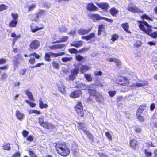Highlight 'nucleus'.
<instances>
[{
  "label": "nucleus",
  "mask_w": 157,
  "mask_h": 157,
  "mask_svg": "<svg viewBox=\"0 0 157 157\" xmlns=\"http://www.w3.org/2000/svg\"><path fill=\"white\" fill-rule=\"evenodd\" d=\"M139 23V27L140 29L143 30L151 36L156 38L157 37V32L151 33L152 30L151 29V27L145 21H138Z\"/></svg>",
  "instance_id": "nucleus-1"
},
{
  "label": "nucleus",
  "mask_w": 157,
  "mask_h": 157,
  "mask_svg": "<svg viewBox=\"0 0 157 157\" xmlns=\"http://www.w3.org/2000/svg\"><path fill=\"white\" fill-rule=\"evenodd\" d=\"M56 148L57 153L62 156H66L69 154V150L66 147V144L64 142H59L56 144Z\"/></svg>",
  "instance_id": "nucleus-2"
},
{
  "label": "nucleus",
  "mask_w": 157,
  "mask_h": 157,
  "mask_svg": "<svg viewBox=\"0 0 157 157\" xmlns=\"http://www.w3.org/2000/svg\"><path fill=\"white\" fill-rule=\"evenodd\" d=\"M88 92L90 95L95 96V99L97 101L101 102L104 100V98L102 95L95 90L89 89Z\"/></svg>",
  "instance_id": "nucleus-3"
},
{
  "label": "nucleus",
  "mask_w": 157,
  "mask_h": 157,
  "mask_svg": "<svg viewBox=\"0 0 157 157\" xmlns=\"http://www.w3.org/2000/svg\"><path fill=\"white\" fill-rule=\"evenodd\" d=\"M39 122L40 125L44 128L47 129H53L55 128L54 125L51 123L47 122L44 121V119L43 118H40L39 119Z\"/></svg>",
  "instance_id": "nucleus-4"
},
{
  "label": "nucleus",
  "mask_w": 157,
  "mask_h": 157,
  "mask_svg": "<svg viewBox=\"0 0 157 157\" xmlns=\"http://www.w3.org/2000/svg\"><path fill=\"white\" fill-rule=\"evenodd\" d=\"M75 109L77 114L80 117L83 116L84 113L83 110V107L81 102H78L75 107Z\"/></svg>",
  "instance_id": "nucleus-5"
},
{
  "label": "nucleus",
  "mask_w": 157,
  "mask_h": 157,
  "mask_svg": "<svg viewBox=\"0 0 157 157\" xmlns=\"http://www.w3.org/2000/svg\"><path fill=\"white\" fill-rule=\"evenodd\" d=\"M127 10L133 13H141L142 11L133 5H129L127 8Z\"/></svg>",
  "instance_id": "nucleus-6"
},
{
  "label": "nucleus",
  "mask_w": 157,
  "mask_h": 157,
  "mask_svg": "<svg viewBox=\"0 0 157 157\" xmlns=\"http://www.w3.org/2000/svg\"><path fill=\"white\" fill-rule=\"evenodd\" d=\"M77 68L78 71H80L81 73H83L89 69L90 67L89 66L83 65L80 63L78 65Z\"/></svg>",
  "instance_id": "nucleus-7"
},
{
  "label": "nucleus",
  "mask_w": 157,
  "mask_h": 157,
  "mask_svg": "<svg viewBox=\"0 0 157 157\" xmlns=\"http://www.w3.org/2000/svg\"><path fill=\"white\" fill-rule=\"evenodd\" d=\"M40 45L39 41L35 40L31 41L30 44L29 46L31 48L34 49H36L39 48Z\"/></svg>",
  "instance_id": "nucleus-8"
},
{
  "label": "nucleus",
  "mask_w": 157,
  "mask_h": 157,
  "mask_svg": "<svg viewBox=\"0 0 157 157\" xmlns=\"http://www.w3.org/2000/svg\"><path fill=\"white\" fill-rule=\"evenodd\" d=\"M119 82L118 84L121 85H126L129 83V81L126 78L122 77L117 79L116 83Z\"/></svg>",
  "instance_id": "nucleus-9"
},
{
  "label": "nucleus",
  "mask_w": 157,
  "mask_h": 157,
  "mask_svg": "<svg viewBox=\"0 0 157 157\" xmlns=\"http://www.w3.org/2000/svg\"><path fill=\"white\" fill-rule=\"evenodd\" d=\"M15 115L17 119L20 121H22L25 118L24 114L18 110L16 111Z\"/></svg>",
  "instance_id": "nucleus-10"
},
{
  "label": "nucleus",
  "mask_w": 157,
  "mask_h": 157,
  "mask_svg": "<svg viewBox=\"0 0 157 157\" xmlns=\"http://www.w3.org/2000/svg\"><path fill=\"white\" fill-rule=\"evenodd\" d=\"M78 73V71L77 68L72 70L71 74L69 76V79L70 80H74L75 79L76 75Z\"/></svg>",
  "instance_id": "nucleus-11"
},
{
  "label": "nucleus",
  "mask_w": 157,
  "mask_h": 157,
  "mask_svg": "<svg viewBox=\"0 0 157 157\" xmlns=\"http://www.w3.org/2000/svg\"><path fill=\"white\" fill-rule=\"evenodd\" d=\"M66 46V45L63 44H57L49 46V48L52 50H56L59 49H62Z\"/></svg>",
  "instance_id": "nucleus-12"
},
{
  "label": "nucleus",
  "mask_w": 157,
  "mask_h": 157,
  "mask_svg": "<svg viewBox=\"0 0 157 157\" xmlns=\"http://www.w3.org/2000/svg\"><path fill=\"white\" fill-rule=\"evenodd\" d=\"M82 92L81 90H77L72 92L70 94L71 98H75L78 97L81 95Z\"/></svg>",
  "instance_id": "nucleus-13"
},
{
  "label": "nucleus",
  "mask_w": 157,
  "mask_h": 157,
  "mask_svg": "<svg viewBox=\"0 0 157 157\" xmlns=\"http://www.w3.org/2000/svg\"><path fill=\"white\" fill-rule=\"evenodd\" d=\"M44 26L41 24L40 25V27H39L38 26H36L35 27H34L33 25L30 26L31 28V30L32 32L34 33L37 31L42 29L43 28Z\"/></svg>",
  "instance_id": "nucleus-14"
},
{
  "label": "nucleus",
  "mask_w": 157,
  "mask_h": 157,
  "mask_svg": "<svg viewBox=\"0 0 157 157\" xmlns=\"http://www.w3.org/2000/svg\"><path fill=\"white\" fill-rule=\"evenodd\" d=\"M96 5L99 7L104 10H107L109 6L107 3L100 2L96 3Z\"/></svg>",
  "instance_id": "nucleus-15"
},
{
  "label": "nucleus",
  "mask_w": 157,
  "mask_h": 157,
  "mask_svg": "<svg viewBox=\"0 0 157 157\" xmlns=\"http://www.w3.org/2000/svg\"><path fill=\"white\" fill-rule=\"evenodd\" d=\"M147 84V81H144L142 82H136L132 84V86L136 87H142L145 86Z\"/></svg>",
  "instance_id": "nucleus-16"
},
{
  "label": "nucleus",
  "mask_w": 157,
  "mask_h": 157,
  "mask_svg": "<svg viewBox=\"0 0 157 157\" xmlns=\"http://www.w3.org/2000/svg\"><path fill=\"white\" fill-rule=\"evenodd\" d=\"M53 54H54V53L52 52H46L45 56V60L49 62L51 60L50 56L55 57Z\"/></svg>",
  "instance_id": "nucleus-17"
},
{
  "label": "nucleus",
  "mask_w": 157,
  "mask_h": 157,
  "mask_svg": "<svg viewBox=\"0 0 157 157\" xmlns=\"http://www.w3.org/2000/svg\"><path fill=\"white\" fill-rule=\"evenodd\" d=\"M107 60L110 62H113L117 66L119 67L121 65V63L118 59L114 58H110L107 59Z\"/></svg>",
  "instance_id": "nucleus-18"
},
{
  "label": "nucleus",
  "mask_w": 157,
  "mask_h": 157,
  "mask_svg": "<svg viewBox=\"0 0 157 157\" xmlns=\"http://www.w3.org/2000/svg\"><path fill=\"white\" fill-rule=\"evenodd\" d=\"M87 9L89 11H95L98 8L93 4L90 3L87 5Z\"/></svg>",
  "instance_id": "nucleus-19"
},
{
  "label": "nucleus",
  "mask_w": 157,
  "mask_h": 157,
  "mask_svg": "<svg viewBox=\"0 0 157 157\" xmlns=\"http://www.w3.org/2000/svg\"><path fill=\"white\" fill-rule=\"evenodd\" d=\"M91 29H90L88 30H86L83 29H80L78 30V33L79 35L86 34L89 33Z\"/></svg>",
  "instance_id": "nucleus-20"
},
{
  "label": "nucleus",
  "mask_w": 157,
  "mask_h": 157,
  "mask_svg": "<svg viewBox=\"0 0 157 157\" xmlns=\"http://www.w3.org/2000/svg\"><path fill=\"white\" fill-rule=\"evenodd\" d=\"M46 14V12L44 10H41L37 14L36 17L37 19L40 18H44V15Z\"/></svg>",
  "instance_id": "nucleus-21"
},
{
  "label": "nucleus",
  "mask_w": 157,
  "mask_h": 157,
  "mask_svg": "<svg viewBox=\"0 0 157 157\" xmlns=\"http://www.w3.org/2000/svg\"><path fill=\"white\" fill-rule=\"evenodd\" d=\"M26 94L30 101H35V99L34 98L31 92L29 90H27L26 92Z\"/></svg>",
  "instance_id": "nucleus-22"
},
{
  "label": "nucleus",
  "mask_w": 157,
  "mask_h": 157,
  "mask_svg": "<svg viewBox=\"0 0 157 157\" xmlns=\"http://www.w3.org/2000/svg\"><path fill=\"white\" fill-rule=\"evenodd\" d=\"M82 44L83 41H80L71 43V46H74L78 48L81 46Z\"/></svg>",
  "instance_id": "nucleus-23"
},
{
  "label": "nucleus",
  "mask_w": 157,
  "mask_h": 157,
  "mask_svg": "<svg viewBox=\"0 0 157 157\" xmlns=\"http://www.w3.org/2000/svg\"><path fill=\"white\" fill-rule=\"evenodd\" d=\"M66 87L63 84H61L58 86V89L63 94H66Z\"/></svg>",
  "instance_id": "nucleus-24"
},
{
  "label": "nucleus",
  "mask_w": 157,
  "mask_h": 157,
  "mask_svg": "<svg viewBox=\"0 0 157 157\" xmlns=\"http://www.w3.org/2000/svg\"><path fill=\"white\" fill-rule=\"evenodd\" d=\"M39 107L41 109L47 108L48 107V105L44 103L42 98H40L39 100Z\"/></svg>",
  "instance_id": "nucleus-25"
},
{
  "label": "nucleus",
  "mask_w": 157,
  "mask_h": 157,
  "mask_svg": "<svg viewBox=\"0 0 157 157\" xmlns=\"http://www.w3.org/2000/svg\"><path fill=\"white\" fill-rule=\"evenodd\" d=\"M110 12L113 16H115L118 13V10L115 8L113 7L110 10Z\"/></svg>",
  "instance_id": "nucleus-26"
},
{
  "label": "nucleus",
  "mask_w": 157,
  "mask_h": 157,
  "mask_svg": "<svg viewBox=\"0 0 157 157\" xmlns=\"http://www.w3.org/2000/svg\"><path fill=\"white\" fill-rule=\"evenodd\" d=\"M137 144V142L135 139L131 140L130 142V146L131 147L135 149V147Z\"/></svg>",
  "instance_id": "nucleus-27"
},
{
  "label": "nucleus",
  "mask_w": 157,
  "mask_h": 157,
  "mask_svg": "<svg viewBox=\"0 0 157 157\" xmlns=\"http://www.w3.org/2000/svg\"><path fill=\"white\" fill-rule=\"evenodd\" d=\"M2 148L6 150H10L11 148L10 144L8 143H5L2 147Z\"/></svg>",
  "instance_id": "nucleus-28"
},
{
  "label": "nucleus",
  "mask_w": 157,
  "mask_h": 157,
  "mask_svg": "<svg viewBox=\"0 0 157 157\" xmlns=\"http://www.w3.org/2000/svg\"><path fill=\"white\" fill-rule=\"evenodd\" d=\"M68 37L67 36H63L62 38H61L60 39V40H57L56 41L54 42H52V44H54L55 43H58L61 42H64L67 41V40L68 39Z\"/></svg>",
  "instance_id": "nucleus-29"
},
{
  "label": "nucleus",
  "mask_w": 157,
  "mask_h": 157,
  "mask_svg": "<svg viewBox=\"0 0 157 157\" xmlns=\"http://www.w3.org/2000/svg\"><path fill=\"white\" fill-rule=\"evenodd\" d=\"M121 26L122 27L125 31H127L128 33H130V32L128 30L129 25L128 23H123L122 24Z\"/></svg>",
  "instance_id": "nucleus-30"
},
{
  "label": "nucleus",
  "mask_w": 157,
  "mask_h": 157,
  "mask_svg": "<svg viewBox=\"0 0 157 157\" xmlns=\"http://www.w3.org/2000/svg\"><path fill=\"white\" fill-rule=\"evenodd\" d=\"M146 107V104H144V105H142L140 106L139 108L137 113H141L143 110L145 109V108Z\"/></svg>",
  "instance_id": "nucleus-31"
},
{
  "label": "nucleus",
  "mask_w": 157,
  "mask_h": 157,
  "mask_svg": "<svg viewBox=\"0 0 157 157\" xmlns=\"http://www.w3.org/2000/svg\"><path fill=\"white\" fill-rule=\"evenodd\" d=\"M95 37V34L94 33H91L89 36L83 37L82 36V38L84 39H86L87 40L91 39L92 38H94Z\"/></svg>",
  "instance_id": "nucleus-32"
},
{
  "label": "nucleus",
  "mask_w": 157,
  "mask_h": 157,
  "mask_svg": "<svg viewBox=\"0 0 157 157\" xmlns=\"http://www.w3.org/2000/svg\"><path fill=\"white\" fill-rule=\"evenodd\" d=\"M17 22L18 21L13 20L9 24V26L10 27H15L16 25Z\"/></svg>",
  "instance_id": "nucleus-33"
},
{
  "label": "nucleus",
  "mask_w": 157,
  "mask_h": 157,
  "mask_svg": "<svg viewBox=\"0 0 157 157\" xmlns=\"http://www.w3.org/2000/svg\"><path fill=\"white\" fill-rule=\"evenodd\" d=\"M8 8V6L4 4H1L0 5V12L7 10Z\"/></svg>",
  "instance_id": "nucleus-34"
},
{
  "label": "nucleus",
  "mask_w": 157,
  "mask_h": 157,
  "mask_svg": "<svg viewBox=\"0 0 157 157\" xmlns=\"http://www.w3.org/2000/svg\"><path fill=\"white\" fill-rule=\"evenodd\" d=\"M72 59L71 57H63L61 59L62 61L64 62H67L71 61Z\"/></svg>",
  "instance_id": "nucleus-35"
},
{
  "label": "nucleus",
  "mask_w": 157,
  "mask_h": 157,
  "mask_svg": "<svg viewBox=\"0 0 157 157\" xmlns=\"http://www.w3.org/2000/svg\"><path fill=\"white\" fill-rule=\"evenodd\" d=\"M17 58V59L15 60H14L13 62V64L14 66L16 67H17L18 64H19V62L17 60V59H18L19 58L21 59L22 58V57L21 56H20V55H18Z\"/></svg>",
  "instance_id": "nucleus-36"
},
{
  "label": "nucleus",
  "mask_w": 157,
  "mask_h": 157,
  "mask_svg": "<svg viewBox=\"0 0 157 157\" xmlns=\"http://www.w3.org/2000/svg\"><path fill=\"white\" fill-rule=\"evenodd\" d=\"M112 38L111 40L113 42L117 40L119 38L118 35L116 34H114L111 36Z\"/></svg>",
  "instance_id": "nucleus-37"
},
{
  "label": "nucleus",
  "mask_w": 157,
  "mask_h": 157,
  "mask_svg": "<svg viewBox=\"0 0 157 157\" xmlns=\"http://www.w3.org/2000/svg\"><path fill=\"white\" fill-rule=\"evenodd\" d=\"M84 76L85 77L87 81H92V78L91 74H85Z\"/></svg>",
  "instance_id": "nucleus-38"
},
{
  "label": "nucleus",
  "mask_w": 157,
  "mask_h": 157,
  "mask_svg": "<svg viewBox=\"0 0 157 157\" xmlns=\"http://www.w3.org/2000/svg\"><path fill=\"white\" fill-rule=\"evenodd\" d=\"M91 17L93 18L96 20H99L101 19V17L98 15L97 14H93L91 15Z\"/></svg>",
  "instance_id": "nucleus-39"
},
{
  "label": "nucleus",
  "mask_w": 157,
  "mask_h": 157,
  "mask_svg": "<svg viewBox=\"0 0 157 157\" xmlns=\"http://www.w3.org/2000/svg\"><path fill=\"white\" fill-rule=\"evenodd\" d=\"M104 29V26L103 25H101L99 26L98 33V35H99L101 34V31H103Z\"/></svg>",
  "instance_id": "nucleus-40"
},
{
  "label": "nucleus",
  "mask_w": 157,
  "mask_h": 157,
  "mask_svg": "<svg viewBox=\"0 0 157 157\" xmlns=\"http://www.w3.org/2000/svg\"><path fill=\"white\" fill-rule=\"evenodd\" d=\"M65 54V53L64 52H60L58 53H54V56L55 57H58L59 56H62L64 55Z\"/></svg>",
  "instance_id": "nucleus-41"
},
{
  "label": "nucleus",
  "mask_w": 157,
  "mask_h": 157,
  "mask_svg": "<svg viewBox=\"0 0 157 157\" xmlns=\"http://www.w3.org/2000/svg\"><path fill=\"white\" fill-rule=\"evenodd\" d=\"M11 16L13 18V20L18 21L17 19L18 18V15L17 14L12 13L11 14Z\"/></svg>",
  "instance_id": "nucleus-42"
},
{
  "label": "nucleus",
  "mask_w": 157,
  "mask_h": 157,
  "mask_svg": "<svg viewBox=\"0 0 157 157\" xmlns=\"http://www.w3.org/2000/svg\"><path fill=\"white\" fill-rule=\"evenodd\" d=\"M84 124L81 123H78V127L79 129L83 130V131L84 132V130H86L84 128Z\"/></svg>",
  "instance_id": "nucleus-43"
},
{
  "label": "nucleus",
  "mask_w": 157,
  "mask_h": 157,
  "mask_svg": "<svg viewBox=\"0 0 157 157\" xmlns=\"http://www.w3.org/2000/svg\"><path fill=\"white\" fill-rule=\"evenodd\" d=\"M136 115L137 118L140 121H144V118L142 116L140 115V113H137Z\"/></svg>",
  "instance_id": "nucleus-44"
},
{
  "label": "nucleus",
  "mask_w": 157,
  "mask_h": 157,
  "mask_svg": "<svg viewBox=\"0 0 157 157\" xmlns=\"http://www.w3.org/2000/svg\"><path fill=\"white\" fill-rule=\"evenodd\" d=\"M59 30L61 32H66L67 29L66 27L63 25L61 26L59 28Z\"/></svg>",
  "instance_id": "nucleus-45"
},
{
  "label": "nucleus",
  "mask_w": 157,
  "mask_h": 157,
  "mask_svg": "<svg viewBox=\"0 0 157 157\" xmlns=\"http://www.w3.org/2000/svg\"><path fill=\"white\" fill-rule=\"evenodd\" d=\"M29 134V132L25 130H24L22 132V134L24 137H26Z\"/></svg>",
  "instance_id": "nucleus-46"
},
{
  "label": "nucleus",
  "mask_w": 157,
  "mask_h": 157,
  "mask_svg": "<svg viewBox=\"0 0 157 157\" xmlns=\"http://www.w3.org/2000/svg\"><path fill=\"white\" fill-rule=\"evenodd\" d=\"M69 51L71 53H75L77 52V50L75 48H71L69 49Z\"/></svg>",
  "instance_id": "nucleus-47"
},
{
  "label": "nucleus",
  "mask_w": 157,
  "mask_h": 157,
  "mask_svg": "<svg viewBox=\"0 0 157 157\" xmlns=\"http://www.w3.org/2000/svg\"><path fill=\"white\" fill-rule=\"evenodd\" d=\"M141 43L140 41H136L134 44V45L137 47H139L141 46Z\"/></svg>",
  "instance_id": "nucleus-48"
},
{
  "label": "nucleus",
  "mask_w": 157,
  "mask_h": 157,
  "mask_svg": "<svg viewBox=\"0 0 157 157\" xmlns=\"http://www.w3.org/2000/svg\"><path fill=\"white\" fill-rule=\"evenodd\" d=\"M116 93V92L115 91H110L108 92L109 94L111 97L114 96Z\"/></svg>",
  "instance_id": "nucleus-49"
},
{
  "label": "nucleus",
  "mask_w": 157,
  "mask_h": 157,
  "mask_svg": "<svg viewBox=\"0 0 157 157\" xmlns=\"http://www.w3.org/2000/svg\"><path fill=\"white\" fill-rule=\"evenodd\" d=\"M26 140L28 141H32L33 140V137L32 136L30 135L27 137Z\"/></svg>",
  "instance_id": "nucleus-50"
},
{
  "label": "nucleus",
  "mask_w": 157,
  "mask_h": 157,
  "mask_svg": "<svg viewBox=\"0 0 157 157\" xmlns=\"http://www.w3.org/2000/svg\"><path fill=\"white\" fill-rule=\"evenodd\" d=\"M84 133L86 134H87V135L88 136V137L90 139H92L93 138V136L89 132L86 130H84Z\"/></svg>",
  "instance_id": "nucleus-51"
},
{
  "label": "nucleus",
  "mask_w": 157,
  "mask_h": 157,
  "mask_svg": "<svg viewBox=\"0 0 157 157\" xmlns=\"http://www.w3.org/2000/svg\"><path fill=\"white\" fill-rule=\"evenodd\" d=\"M135 131L136 133H140L142 131V129L140 127H136L135 129Z\"/></svg>",
  "instance_id": "nucleus-52"
},
{
  "label": "nucleus",
  "mask_w": 157,
  "mask_h": 157,
  "mask_svg": "<svg viewBox=\"0 0 157 157\" xmlns=\"http://www.w3.org/2000/svg\"><path fill=\"white\" fill-rule=\"evenodd\" d=\"M105 135L109 140H112V136L109 132H106L105 133Z\"/></svg>",
  "instance_id": "nucleus-53"
},
{
  "label": "nucleus",
  "mask_w": 157,
  "mask_h": 157,
  "mask_svg": "<svg viewBox=\"0 0 157 157\" xmlns=\"http://www.w3.org/2000/svg\"><path fill=\"white\" fill-rule=\"evenodd\" d=\"M29 154L31 157H37V156L35 155L34 152L32 151H29Z\"/></svg>",
  "instance_id": "nucleus-54"
},
{
  "label": "nucleus",
  "mask_w": 157,
  "mask_h": 157,
  "mask_svg": "<svg viewBox=\"0 0 157 157\" xmlns=\"http://www.w3.org/2000/svg\"><path fill=\"white\" fill-rule=\"evenodd\" d=\"M141 17L143 19L151 20V18L149 17L148 16L146 15L145 14L143 15L142 16H141Z\"/></svg>",
  "instance_id": "nucleus-55"
},
{
  "label": "nucleus",
  "mask_w": 157,
  "mask_h": 157,
  "mask_svg": "<svg viewBox=\"0 0 157 157\" xmlns=\"http://www.w3.org/2000/svg\"><path fill=\"white\" fill-rule=\"evenodd\" d=\"M29 62L31 64H33L35 62V59L34 58H31L29 60Z\"/></svg>",
  "instance_id": "nucleus-56"
},
{
  "label": "nucleus",
  "mask_w": 157,
  "mask_h": 157,
  "mask_svg": "<svg viewBox=\"0 0 157 157\" xmlns=\"http://www.w3.org/2000/svg\"><path fill=\"white\" fill-rule=\"evenodd\" d=\"M76 59L77 60L80 61L81 60L83 59V57L82 56L80 55H78L76 56Z\"/></svg>",
  "instance_id": "nucleus-57"
},
{
  "label": "nucleus",
  "mask_w": 157,
  "mask_h": 157,
  "mask_svg": "<svg viewBox=\"0 0 157 157\" xmlns=\"http://www.w3.org/2000/svg\"><path fill=\"white\" fill-rule=\"evenodd\" d=\"M102 74V72L101 71H96L95 72L94 75L95 76H100Z\"/></svg>",
  "instance_id": "nucleus-58"
},
{
  "label": "nucleus",
  "mask_w": 157,
  "mask_h": 157,
  "mask_svg": "<svg viewBox=\"0 0 157 157\" xmlns=\"http://www.w3.org/2000/svg\"><path fill=\"white\" fill-rule=\"evenodd\" d=\"M145 152L146 156L147 157H149L151 156L152 153L151 152L148 151L147 150H145Z\"/></svg>",
  "instance_id": "nucleus-59"
},
{
  "label": "nucleus",
  "mask_w": 157,
  "mask_h": 157,
  "mask_svg": "<svg viewBox=\"0 0 157 157\" xmlns=\"http://www.w3.org/2000/svg\"><path fill=\"white\" fill-rule=\"evenodd\" d=\"M35 7L36 6L34 4L30 6L29 7V11H30L33 10Z\"/></svg>",
  "instance_id": "nucleus-60"
},
{
  "label": "nucleus",
  "mask_w": 157,
  "mask_h": 157,
  "mask_svg": "<svg viewBox=\"0 0 157 157\" xmlns=\"http://www.w3.org/2000/svg\"><path fill=\"white\" fill-rule=\"evenodd\" d=\"M20 37V36L19 35H17V37L14 38L13 40V44L14 45L15 42L17 41V40Z\"/></svg>",
  "instance_id": "nucleus-61"
},
{
  "label": "nucleus",
  "mask_w": 157,
  "mask_h": 157,
  "mask_svg": "<svg viewBox=\"0 0 157 157\" xmlns=\"http://www.w3.org/2000/svg\"><path fill=\"white\" fill-rule=\"evenodd\" d=\"M80 87L82 90H85L86 88V85L84 83H81V85H80Z\"/></svg>",
  "instance_id": "nucleus-62"
},
{
  "label": "nucleus",
  "mask_w": 157,
  "mask_h": 157,
  "mask_svg": "<svg viewBox=\"0 0 157 157\" xmlns=\"http://www.w3.org/2000/svg\"><path fill=\"white\" fill-rule=\"evenodd\" d=\"M53 67L56 68H58L59 67V65L58 63L55 62H53Z\"/></svg>",
  "instance_id": "nucleus-63"
},
{
  "label": "nucleus",
  "mask_w": 157,
  "mask_h": 157,
  "mask_svg": "<svg viewBox=\"0 0 157 157\" xmlns=\"http://www.w3.org/2000/svg\"><path fill=\"white\" fill-rule=\"evenodd\" d=\"M98 155L101 157H109L105 154L102 153H99Z\"/></svg>",
  "instance_id": "nucleus-64"
}]
</instances>
